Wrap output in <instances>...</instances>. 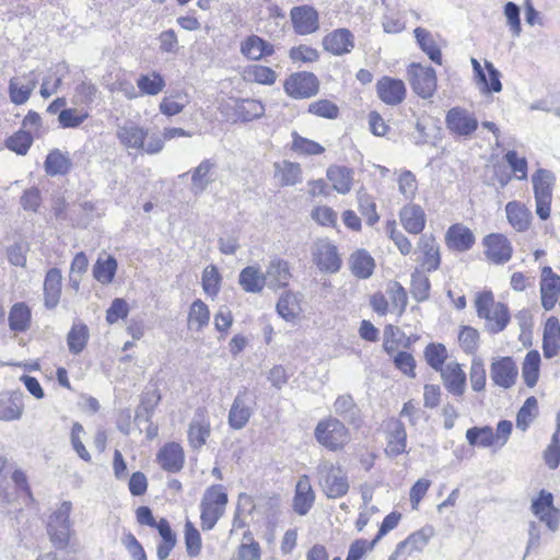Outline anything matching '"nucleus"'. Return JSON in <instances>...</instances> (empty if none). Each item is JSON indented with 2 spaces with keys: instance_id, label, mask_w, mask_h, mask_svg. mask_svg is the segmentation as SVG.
<instances>
[{
  "instance_id": "680f3d73",
  "label": "nucleus",
  "mask_w": 560,
  "mask_h": 560,
  "mask_svg": "<svg viewBox=\"0 0 560 560\" xmlns=\"http://www.w3.org/2000/svg\"><path fill=\"white\" fill-rule=\"evenodd\" d=\"M415 36L417 43L419 44L421 49L429 56V58L432 61L441 63V50L436 45L435 40L433 39L432 35L430 34V32H428L425 28L417 27L415 30Z\"/></svg>"
},
{
  "instance_id": "58836bf2",
  "label": "nucleus",
  "mask_w": 560,
  "mask_h": 560,
  "mask_svg": "<svg viewBox=\"0 0 560 560\" xmlns=\"http://www.w3.org/2000/svg\"><path fill=\"white\" fill-rule=\"evenodd\" d=\"M9 327L14 332H25L32 326V310L25 302L14 303L9 312Z\"/></svg>"
},
{
  "instance_id": "6e6552de",
  "label": "nucleus",
  "mask_w": 560,
  "mask_h": 560,
  "mask_svg": "<svg viewBox=\"0 0 560 560\" xmlns=\"http://www.w3.org/2000/svg\"><path fill=\"white\" fill-rule=\"evenodd\" d=\"M417 270L432 273L442 265L441 245L433 234H422L417 241Z\"/></svg>"
},
{
  "instance_id": "6ab92c4d",
  "label": "nucleus",
  "mask_w": 560,
  "mask_h": 560,
  "mask_svg": "<svg viewBox=\"0 0 560 560\" xmlns=\"http://www.w3.org/2000/svg\"><path fill=\"white\" fill-rule=\"evenodd\" d=\"M444 243L450 252L465 253L475 246L476 236L471 229L465 224L453 223L444 234Z\"/></svg>"
},
{
  "instance_id": "de8ad7c7",
  "label": "nucleus",
  "mask_w": 560,
  "mask_h": 560,
  "mask_svg": "<svg viewBox=\"0 0 560 560\" xmlns=\"http://www.w3.org/2000/svg\"><path fill=\"white\" fill-rule=\"evenodd\" d=\"M396 184L399 194L407 201L416 199L419 191V183L416 175L410 170H399L395 172Z\"/></svg>"
},
{
  "instance_id": "a878e982",
  "label": "nucleus",
  "mask_w": 560,
  "mask_h": 560,
  "mask_svg": "<svg viewBox=\"0 0 560 560\" xmlns=\"http://www.w3.org/2000/svg\"><path fill=\"white\" fill-rule=\"evenodd\" d=\"M231 109V118L234 122H248L265 115L264 103L255 98H238Z\"/></svg>"
},
{
  "instance_id": "8fccbe9b",
  "label": "nucleus",
  "mask_w": 560,
  "mask_h": 560,
  "mask_svg": "<svg viewBox=\"0 0 560 560\" xmlns=\"http://www.w3.org/2000/svg\"><path fill=\"white\" fill-rule=\"evenodd\" d=\"M407 433L401 422L395 421L387 436L385 453L390 457L402 454L406 450Z\"/></svg>"
},
{
  "instance_id": "aec40b11",
  "label": "nucleus",
  "mask_w": 560,
  "mask_h": 560,
  "mask_svg": "<svg viewBox=\"0 0 560 560\" xmlns=\"http://www.w3.org/2000/svg\"><path fill=\"white\" fill-rule=\"evenodd\" d=\"M445 122L450 132L463 137L470 136L478 128L477 118L462 107L451 108L446 114Z\"/></svg>"
},
{
  "instance_id": "f03ea898",
  "label": "nucleus",
  "mask_w": 560,
  "mask_h": 560,
  "mask_svg": "<svg viewBox=\"0 0 560 560\" xmlns=\"http://www.w3.org/2000/svg\"><path fill=\"white\" fill-rule=\"evenodd\" d=\"M370 305L381 316L395 313L400 317L408 305L407 290L400 282L392 280L386 284L385 292L376 291L370 296Z\"/></svg>"
},
{
  "instance_id": "9b49d317",
  "label": "nucleus",
  "mask_w": 560,
  "mask_h": 560,
  "mask_svg": "<svg viewBox=\"0 0 560 560\" xmlns=\"http://www.w3.org/2000/svg\"><path fill=\"white\" fill-rule=\"evenodd\" d=\"M290 21L294 34L307 36L320 28L319 12L311 4H300L291 8Z\"/></svg>"
},
{
  "instance_id": "052dcab7",
  "label": "nucleus",
  "mask_w": 560,
  "mask_h": 560,
  "mask_svg": "<svg viewBox=\"0 0 560 560\" xmlns=\"http://www.w3.org/2000/svg\"><path fill=\"white\" fill-rule=\"evenodd\" d=\"M90 339L89 327L82 322H74L67 335L69 350H83Z\"/></svg>"
},
{
  "instance_id": "5fc2aeb1",
  "label": "nucleus",
  "mask_w": 560,
  "mask_h": 560,
  "mask_svg": "<svg viewBox=\"0 0 560 560\" xmlns=\"http://www.w3.org/2000/svg\"><path fill=\"white\" fill-rule=\"evenodd\" d=\"M222 280V275L217 266H207L201 275V287L205 294L211 299H215L220 293Z\"/></svg>"
},
{
  "instance_id": "603ef678",
  "label": "nucleus",
  "mask_w": 560,
  "mask_h": 560,
  "mask_svg": "<svg viewBox=\"0 0 560 560\" xmlns=\"http://www.w3.org/2000/svg\"><path fill=\"white\" fill-rule=\"evenodd\" d=\"M213 168L214 163L207 159L191 171V185L194 194L198 195L203 192L208 185L212 183Z\"/></svg>"
},
{
  "instance_id": "bf43d9fd",
  "label": "nucleus",
  "mask_w": 560,
  "mask_h": 560,
  "mask_svg": "<svg viewBox=\"0 0 560 560\" xmlns=\"http://www.w3.org/2000/svg\"><path fill=\"white\" fill-rule=\"evenodd\" d=\"M117 271V260L113 256L106 258H98L93 266L94 278L103 283L108 284L114 280Z\"/></svg>"
},
{
  "instance_id": "f257e3e1",
  "label": "nucleus",
  "mask_w": 560,
  "mask_h": 560,
  "mask_svg": "<svg viewBox=\"0 0 560 560\" xmlns=\"http://www.w3.org/2000/svg\"><path fill=\"white\" fill-rule=\"evenodd\" d=\"M474 305L477 316L485 320V327L491 334L501 332L511 320V313L508 305L495 301L491 290L477 292Z\"/></svg>"
},
{
  "instance_id": "1a4fd4ad",
  "label": "nucleus",
  "mask_w": 560,
  "mask_h": 560,
  "mask_svg": "<svg viewBox=\"0 0 560 560\" xmlns=\"http://www.w3.org/2000/svg\"><path fill=\"white\" fill-rule=\"evenodd\" d=\"M320 82L310 71L293 72L283 81L285 94L293 100H307L319 92Z\"/></svg>"
},
{
  "instance_id": "37998d69",
  "label": "nucleus",
  "mask_w": 560,
  "mask_h": 560,
  "mask_svg": "<svg viewBox=\"0 0 560 560\" xmlns=\"http://www.w3.org/2000/svg\"><path fill=\"white\" fill-rule=\"evenodd\" d=\"M277 73L273 69L264 65H249L244 68L242 78L249 83L261 85H272L277 80Z\"/></svg>"
},
{
  "instance_id": "5701e85b",
  "label": "nucleus",
  "mask_w": 560,
  "mask_h": 560,
  "mask_svg": "<svg viewBox=\"0 0 560 560\" xmlns=\"http://www.w3.org/2000/svg\"><path fill=\"white\" fill-rule=\"evenodd\" d=\"M471 66L477 78L480 89L485 93H499L502 90L500 80V72L494 68L490 61H485V68L480 62L472 58Z\"/></svg>"
},
{
  "instance_id": "774afa93",
  "label": "nucleus",
  "mask_w": 560,
  "mask_h": 560,
  "mask_svg": "<svg viewBox=\"0 0 560 560\" xmlns=\"http://www.w3.org/2000/svg\"><path fill=\"white\" fill-rule=\"evenodd\" d=\"M544 350H560V323L555 316L549 317L545 323Z\"/></svg>"
},
{
  "instance_id": "ea45409f",
  "label": "nucleus",
  "mask_w": 560,
  "mask_h": 560,
  "mask_svg": "<svg viewBox=\"0 0 560 560\" xmlns=\"http://www.w3.org/2000/svg\"><path fill=\"white\" fill-rule=\"evenodd\" d=\"M334 411L355 428H359L362 423L361 411L350 395L339 396L334 402Z\"/></svg>"
},
{
  "instance_id": "c85d7f7f",
  "label": "nucleus",
  "mask_w": 560,
  "mask_h": 560,
  "mask_svg": "<svg viewBox=\"0 0 560 560\" xmlns=\"http://www.w3.org/2000/svg\"><path fill=\"white\" fill-rule=\"evenodd\" d=\"M506 220L511 228L516 232H526L529 230L533 215L528 207L517 200L509 201L505 205Z\"/></svg>"
},
{
  "instance_id": "a18cd8bd",
  "label": "nucleus",
  "mask_w": 560,
  "mask_h": 560,
  "mask_svg": "<svg viewBox=\"0 0 560 560\" xmlns=\"http://www.w3.org/2000/svg\"><path fill=\"white\" fill-rule=\"evenodd\" d=\"M210 311L208 305L200 299L195 300L188 310L187 325L189 329L200 331L209 325Z\"/></svg>"
},
{
  "instance_id": "f704fd0d",
  "label": "nucleus",
  "mask_w": 560,
  "mask_h": 560,
  "mask_svg": "<svg viewBox=\"0 0 560 560\" xmlns=\"http://www.w3.org/2000/svg\"><path fill=\"white\" fill-rule=\"evenodd\" d=\"M147 136L148 131L133 122L124 125L117 131L118 140L128 149L145 151L147 145L144 141Z\"/></svg>"
},
{
  "instance_id": "39448f33",
  "label": "nucleus",
  "mask_w": 560,
  "mask_h": 560,
  "mask_svg": "<svg viewBox=\"0 0 560 560\" xmlns=\"http://www.w3.org/2000/svg\"><path fill=\"white\" fill-rule=\"evenodd\" d=\"M532 184L536 202V213L540 220L546 221L551 214L556 176L549 170L538 168L532 175Z\"/></svg>"
},
{
  "instance_id": "2eb2a0df",
  "label": "nucleus",
  "mask_w": 560,
  "mask_h": 560,
  "mask_svg": "<svg viewBox=\"0 0 560 560\" xmlns=\"http://www.w3.org/2000/svg\"><path fill=\"white\" fill-rule=\"evenodd\" d=\"M322 46L329 55L345 56L353 50L355 46V37L349 28H335L324 35Z\"/></svg>"
},
{
  "instance_id": "338daca9",
  "label": "nucleus",
  "mask_w": 560,
  "mask_h": 560,
  "mask_svg": "<svg viewBox=\"0 0 560 560\" xmlns=\"http://www.w3.org/2000/svg\"><path fill=\"white\" fill-rule=\"evenodd\" d=\"M261 549L249 532L244 533L235 560H260Z\"/></svg>"
},
{
  "instance_id": "b1692460",
  "label": "nucleus",
  "mask_w": 560,
  "mask_h": 560,
  "mask_svg": "<svg viewBox=\"0 0 560 560\" xmlns=\"http://www.w3.org/2000/svg\"><path fill=\"white\" fill-rule=\"evenodd\" d=\"M326 178L332 190L347 195L354 184V171L346 165L331 164L326 170Z\"/></svg>"
},
{
  "instance_id": "09e8293b",
  "label": "nucleus",
  "mask_w": 560,
  "mask_h": 560,
  "mask_svg": "<svg viewBox=\"0 0 560 560\" xmlns=\"http://www.w3.org/2000/svg\"><path fill=\"white\" fill-rule=\"evenodd\" d=\"M306 112L314 117L326 120H336L340 117L339 105L330 98H318L311 102Z\"/></svg>"
},
{
  "instance_id": "cd10ccee",
  "label": "nucleus",
  "mask_w": 560,
  "mask_h": 560,
  "mask_svg": "<svg viewBox=\"0 0 560 560\" xmlns=\"http://www.w3.org/2000/svg\"><path fill=\"white\" fill-rule=\"evenodd\" d=\"M24 412L23 394L19 390L0 394V420L16 421Z\"/></svg>"
},
{
  "instance_id": "473e14b6",
  "label": "nucleus",
  "mask_w": 560,
  "mask_h": 560,
  "mask_svg": "<svg viewBox=\"0 0 560 560\" xmlns=\"http://www.w3.org/2000/svg\"><path fill=\"white\" fill-rule=\"evenodd\" d=\"M348 264L351 273L358 279L370 278L376 267L375 259L363 248L354 250L350 255Z\"/></svg>"
},
{
  "instance_id": "7c9ffc66",
  "label": "nucleus",
  "mask_w": 560,
  "mask_h": 560,
  "mask_svg": "<svg viewBox=\"0 0 560 560\" xmlns=\"http://www.w3.org/2000/svg\"><path fill=\"white\" fill-rule=\"evenodd\" d=\"M156 459L164 470L177 472L185 462L183 447L175 442L167 443L159 451Z\"/></svg>"
},
{
  "instance_id": "49530a36",
  "label": "nucleus",
  "mask_w": 560,
  "mask_h": 560,
  "mask_svg": "<svg viewBox=\"0 0 560 560\" xmlns=\"http://www.w3.org/2000/svg\"><path fill=\"white\" fill-rule=\"evenodd\" d=\"M71 166L72 163L69 156L59 149L51 150L44 162L45 172L49 176L67 175Z\"/></svg>"
},
{
  "instance_id": "4d7b16f0",
  "label": "nucleus",
  "mask_w": 560,
  "mask_h": 560,
  "mask_svg": "<svg viewBox=\"0 0 560 560\" xmlns=\"http://www.w3.org/2000/svg\"><path fill=\"white\" fill-rule=\"evenodd\" d=\"M385 231L388 238L394 243L402 256H408L412 253L413 246L411 241L398 229L395 220L386 221Z\"/></svg>"
},
{
  "instance_id": "c756f323",
  "label": "nucleus",
  "mask_w": 560,
  "mask_h": 560,
  "mask_svg": "<svg viewBox=\"0 0 560 560\" xmlns=\"http://www.w3.org/2000/svg\"><path fill=\"white\" fill-rule=\"evenodd\" d=\"M290 151L300 158L320 156L326 153V148L307 137L302 136L296 130L291 131Z\"/></svg>"
},
{
  "instance_id": "4c0bfd02",
  "label": "nucleus",
  "mask_w": 560,
  "mask_h": 560,
  "mask_svg": "<svg viewBox=\"0 0 560 560\" xmlns=\"http://www.w3.org/2000/svg\"><path fill=\"white\" fill-rule=\"evenodd\" d=\"M266 277L275 289L288 287L292 279L289 262L281 258H273L267 268Z\"/></svg>"
},
{
  "instance_id": "393cba45",
  "label": "nucleus",
  "mask_w": 560,
  "mask_h": 560,
  "mask_svg": "<svg viewBox=\"0 0 560 560\" xmlns=\"http://www.w3.org/2000/svg\"><path fill=\"white\" fill-rule=\"evenodd\" d=\"M211 425L206 409L198 408L188 428V441L192 448L203 446L210 436Z\"/></svg>"
},
{
  "instance_id": "e2e57ef3",
  "label": "nucleus",
  "mask_w": 560,
  "mask_h": 560,
  "mask_svg": "<svg viewBox=\"0 0 560 560\" xmlns=\"http://www.w3.org/2000/svg\"><path fill=\"white\" fill-rule=\"evenodd\" d=\"M33 140L30 131L20 129L5 139V147L19 155H25L32 147Z\"/></svg>"
},
{
  "instance_id": "864d4df0",
  "label": "nucleus",
  "mask_w": 560,
  "mask_h": 560,
  "mask_svg": "<svg viewBox=\"0 0 560 560\" xmlns=\"http://www.w3.org/2000/svg\"><path fill=\"white\" fill-rule=\"evenodd\" d=\"M432 534V528H422L412 533L407 537V539L397 545L395 549V556H400L406 548L409 549V553L423 550V548L428 545Z\"/></svg>"
},
{
  "instance_id": "72a5a7b5",
  "label": "nucleus",
  "mask_w": 560,
  "mask_h": 560,
  "mask_svg": "<svg viewBox=\"0 0 560 560\" xmlns=\"http://www.w3.org/2000/svg\"><path fill=\"white\" fill-rule=\"evenodd\" d=\"M315 501V493L313 491L308 476L303 475L300 477L295 486V494L293 499L294 511L299 515L308 513Z\"/></svg>"
},
{
  "instance_id": "0eeeda50",
  "label": "nucleus",
  "mask_w": 560,
  "mask_h": 560,
  "mask_svg": "<svg viewBox=\"0 0 560 560\" xmlns=\"http://www.w3.org/2000/svg\"><path fill=\"white\" fill-rule=\"evenodd\" d=\"M72 504L69 501L62 502L49 516L47 532L51 542L60 549L69 545L72 533L70 513Z\"/></svg>"
},
{
  "instance_id": "6e6d98bb",
  "label": "nucleus",
  "mask_w": 560,
  "mask_h": 560,
  "mask_svg": "<svg viewBox=\"0 0 560 560\" xmlns=\"http://www.w3.org/2000/svg\"><path fill=\"white\" fill-rule=\"evenodd\" d=\"M427 271L415 270L410 279V292L417 302H424L430 298L431 282Z\"/></svg>"
},
{
  "instance_id": "20e7f679",
  "label": "nucleus",
  "mask_w": 560,
  "mask_h": 560,
  "mask_svg": "<svg viewBox=\"0 0 560 560\" xmlns=\"http://www.w3.org/2000/svg\"><path fill=\"white\" fill-rule=\"evenodd\" d=\"M317 481L322 491L329 499L343 497L349 490L346 471L331 462L323 460L316 468Z\"/></svg>"
},
{
  "instance_id": "79ce46f5",
  "label": "nucleus",
  "mask_w": 560,
  "mask_h": 560,
  "mask_svg": "<svg viewBox=\"0 0 560 560\" xmlns=\"http://www.w3.org/2000/svg\"><path fill=\"white\" fill-rule=\"evenodd\" d=\"M188 103L189 96L185 91H174L161 100L159 110L166 117H173L179 115Z\"/></svg>"
},
{
  "instance_id": "423d86ee",
  "label": "nucleus",
  "mask_w": 560,
  "mask_h": 560,
  "mask_svg": "<svg viewBox=\"0 0 560 560\" xmlns=\"http://www.w3.org/2000/svg\"><path fill=\"white\" fill-rule=\"evenodd\" d=\"M314 435L320 445L332 452L342 450L350 441L349 430L334 417L320 420L315 427Z\"/></svg>"
},
{
  "instance_id": "2f4dec72",
  "label": "nucleus",
  "mask_w": 560,
  "mask_h": 560,
  "mask_svg": "<svg viewBox=\"0 0 560 560\" xmlns=\"http://www.w3.org/2000/svg\"><path fill=\"white\" fill-rule=\"evenodd\" d=\"M441 377L452 395L462 396L465 393L466 375L458 363H447L444 369H441Z\"/></svg>"
},
{
  "instance_id": "4468645a",
  "label": "nucleus",
  "mask_w": 560,
  "mask_h": 560,
  "mask_svg": "<svg viewBox=\"0 0 560 560\" xmlns=\"http://www.w3.org/2000/svg\"><path fill=\"white\" fill-rule=\"evenodd\" d=\"M530 510L540 522L545 523L551 532H557L560 526V511L553 505V495L541 490L538 498L533 500Z\"/></svg>"
},
{
  "instance_id": "f8f14e48",
  "label": "nucleus",
  "mask_w": 560,
  "mask_h": 560,
  "mask_svg": "<svg viewBox=\"0 0 560 560\" xmlns=\"http://www.w3.org/2000/svg\"><path fill=\"white\" fill-rule=\"evenodd\" d=\"M408 80L413 92L422 97H431L436 90V74L431 67L412 63L408 68Z\"/></svg>"
},
{
  "instance_id": "c9c22d12",
  "label": "nucleus",
  "mask_w": 560,
  "mask_h": 560,
  "mask_svg": "<svg viewBox=\"0 0 560 560\" xmlns=\"http://www.w3.org/2000/svg\"><path fill=\"white\" fill-rule=\"evenodd\" d=\"M516 376L517 368L510 358H503L492 363L491 378L497 385L509 388L515 383Z\"/></svg>"
},
{
  "instance_id": "c03bdc74",
  "label": "nucleus",
  "mask_w": 560,
  "mask_h": 560,
  "mask_svg": "<svg viewBox=\"0 0 560 560\" xmlns=\"http://www.w3.org/2000/svg\"><path fill=\"white\" fill-rule=\"evenodd\" d=\"M166 82L158 71L142 73L137 79V88L141 95L155 96L164 91Z\"/></svg>"
},
{
  "instance_id": "69168bd1",
  "label": "nucleus",
  "mask_w": 560,
  "mask_h": 560,
  "mask_svg": "<svg viewBox=\"0 0 560 560\" xmlns=\"http://www.w3.org/2000/svg\"><path fill=\"white\" fill-rule=\"evenodd\" d=\"M538 413V401L534 396L528 397L516 415V428L525 432Z\"/></svg>"
},
{
  "instance_id": "ddd939ff",
  "label": "nucleus",
  "mask_w": 560,
  "mask_h": 560,
  "mask_svg": "<svg viewBox=\"0 0 560 560\" xmlns=\"http://www.w3.org/2000/svg\"><path fill=\"white\" fill-rule=\"evenodd\" d=\"M378 100L387 106H398L407 97L406 83L398 78L383 75L375 83Z\"/></svg>"
},
{
  "instance_id": "a19ab883",
  "label": "nucleus",
  "mask_w": 560,
  "mask_h": 560,
  "mask_svg": "<svg viewBox=\"0 0 560 560\" xmlns=\"http://www.w3.org/2000/svg\"><path fill=\"white\" fill-rule=\"evenodd\" d=\"M358 210L364 218L368 225L373 226L380 221L375 197L365 188H360L355 192Z\"/></svg>"
},
{
  "instance_id": "3c124183",
  "label": "nucleus",
  "mask_w": 560,
  "mask_h": 560,
  "mask_svg": "<svg viewBox=\"0 0 560 560\" xmlns=\"http://www.w3.org/2000/svg\"><path fill=\"white\" fill-rule=\"evenodd\" d=\"M267 277L259 268L254 266L245 267L240 273V284L246 292L259 293L266 284Z\"/></svg>"
},
{
  "instance_id": "0e129e2a",
  "label": "nucleus",
  "mask_w": 560,
  "mask_h": 560,
  "mask_svg": "<svg viewBox=\"0 0 560 560\" xmlns=\"http://www.w3.org/2000/svg\"><path fill=\"white\" fill-rule=\"evenodd\" d=\"M161 396L158 389L148 390L144 393L141 404L139 405L135 419L137 421L149 422L153 416L154 409L158 406Z\"/></svg>"
},
{
  "instance_id": "412c9836",
  "label": "nucleus",
  "mask_w": 560,
  "mask_h": 560,
  "mask_svg": "<svg viewBox=\"0 0 560 560\" xmlns=\"http://www.w3.org/2000/svg\"><path fill=\"white\" fill-rule=\"evenodd\" d=\"M272 167V179L279 187H292L303 182V168L299 162L281 160L275 162Z\"/></svg>"
},
{
  "instance_id": "7ed1b4c3",
  "label": "nucleus",
  "mask_w": 560,
  "mask_h": 560,
  "mask_svg": "<svg viewBox=\"0 0 560 560\" xmlns=\"http://www.w3.org/2000/svg\"><path fill=\"white\" fill-rule=\"evenodd\" d=\"M228 494L222 485L206 489L200 502V520L203 530L212 529L225 512Z\"/></svg>"
},
{
  "instance_id": "dca6fc26",
  "label": "nucleus",
  "mask_w": 560,
  "mask_h": 560,
  "mask_svg": "<svg viewBox=\"0 0 560 560\" xmlns=\"http://www.w3.org/2000/svg\"><path fill=\"white\" fill-rule=\"evenodd\" d=\"M485 256L493 264L508 262L513 255V247L509 238L501 233H491L483 237Z\"/></svg>"
},
{
  "instance_id": "bb28decb",
  "label": "nucleus",
  "mask_w": 560,
  "mask_h": 560,
  "mask_svg": "<svg viewBox=\"0 0 560 560\" xmlns=\"http://www.w3.org/2000/svg\"><path fill=\"white\" fill-rule=\"evenodd\" d=\"M240 51L248 60L258 61L272 56L275 48L272 44L262 37L252 34L242 40Z\"/></svg>"
},
{
  "instance_id": "13d9d810",
  "label": "nucleus",
  "mask_w": 560,
  "mask_h": 560,
  "mask_svg": "<svg viewBox=\"0 0 560 560\" xmlns=\"http://www.w3.org/2000/svg\"><path fill=\"white\" fill-rule=\"evenodd\" d=\"M277 311L281 317L287 320L298 318L301 313L300 300L298 295L291 291L284 292L278 303Z\"/></svg>"
},
{
  "instance_id": "4be33fe9",
  "label": "nucleus",
  "mask_w": 560,
  "mask_h": 560,
  "mask_svg": "<svg viewBox=\"0 0 560 560\" xmlns=\"http://www.w3.org/2000/svg\"><path fill=\"white\" fill-rule=\"evenodd\" d=\"M399 221L404 230L412 235H422L427 225L424 209L413 202H408L399 210Z\"/></svg>"
},
{
  "instance_id": "9d476101",
  "label": "nucleus",
  "mask_w": 560,
  "mask_h": 560,
  "mask_svg": "<svg viewBox=\"0 0 560 560\" xmlns=\"http://www.w3.org/2000/svg\"><path fill=\"white\" fill-rule=\"evenodd\" d=\"M312 260L320 272L337 273L342 258L337 245L328 238L317 240L312 249Z\"/></svg>"
},
{
  "instance_id": "e433bc0d",
  "label": "nucleus",
  "mask_w": 560,
  "mask_h": 560,
  "mask_svg": "<svg viewBox=\"0 0 560 560\" xmlns=\"http://www.w3.org/2000/svg\"><path fill=\"white\" fill-rule=\"evenodd\" d=\"M61 272L57 268L47 271L44 280V304L47 308H55L61 298Z\"/></svg>"
},
{
  "instance_id": "a211bd4d",
  "label": "nucleus",
  "mask_w": 560,
  "mask_h": 560,
  "mask_svg": "<svg viewBox=\"0 0 560 560\" xmlns=\"http://www.w3.org/2000/svg\"><path fill=\"white\" fill-rule=\"evenodd\" d=\"M252 398L247 387H243L235 396L229 411L228 422L233 430H242L253 416Z\"/></svg>"
},
{
  "instance_id": "f3484780",
  "label": "nucleus",
  "mask_w": 560,
  "mask_h": 560,
  "mask_svg": "<svg viewBox=\"0 0 560 560\" xmlns=\"http://www.w3.org/2000/svg\"><path fill=\"white\" fill-rule=\"evenodd\" d=\"M37 78L34 71L14 75L9 80L8 94L14 105H24L31 98L37 86Z\"/></svg>"
}]
</instances>
